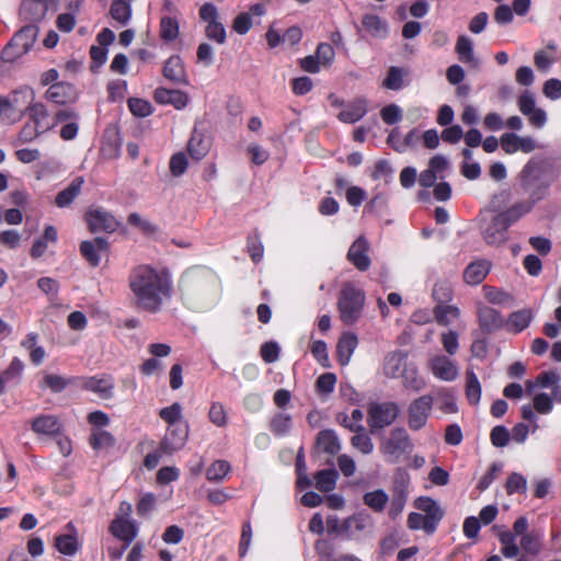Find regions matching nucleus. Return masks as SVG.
Listing matches in <instances>:
<instances>
[{"label": "nucleus", "mask_w": 561, "mask_h": 561, "mask_svg": "<svg viewBox=\"0 0 561 561\" xmlns=\"http://www.w3.org/2000/svg\"><path fill=\"white\" fill-rule=\"evenodd\" d=\"M365 299V293L352 284H346L342 288L337 299V309L344 324L352 325L360 318Z\"/></svg>", "instance_id": "obj_4"}, {"label": "nucleus", "mask_w": 561, "mask_h": 561, "mask_svg": "<svg viewBox=\"0 0 561 561\" xmlns=\"http://www.w3.org/2000/svg\"><path fill=\"white\" fill-rule=\"evenodd\" d=\"M388 500V494L381 489L367 492L363 497L364 504L375 512H382Z\"/></svg>", "instance_id": "obj_42"}, {"label": "nucleus", "mask_w": 561, "mask_h": 561, "mask_svg": "<svg viewBox=\"0 0 561 561\" xmlns=\"http://www.w3.org/2000/svg\"><path fill=\"white\" fill-rule=\"evenodd\" d=\"M364 28L374 37H386L388 25L376 14H365L362 20Z\"/></svg>", "instance_id": "obj_33"}, {"label": "nucleus", "mask_w": 561, "mask_h": 561, "mask_svg": "<svg viewBox=\"0 0 561 561\" xmlns=\"http://www.w3.org/2000/svg\"><path fill=\"white\" fill-rule=\"evenodd\" d=\"M428 519L425 515H422L420 513H410L408 516V527L412 530H419L423 529L427 535H432L435 533V530H430L427 528Z\"/></svg>", "instance_id": "obj_57"}, {"label": "nucleus", "mask_w": 561, "mask_h": 561, "mask_svg": "<svg viewBox=\"0 0 561 561\" xmlns=\"http://www.w3.org/2000/svg\"><path fill=\"white\" fill-rule=\"evenodd\" d=\"M434 401H436L438 409L445 414H454L458 411L455 396L450 390L440 389L437 390L435 396L433 397Z\"/></svg>", "instance_id": "obj_38"}, {"label": "nucleus", "mask_w": 561, "mask_h": 561, "mask_svg": "<svg viewBox=\"0 0 561 561\" xmlns=\"http://www.w3.org/2000/svg\"><path fill=\"white\" fill-rule=\"evenodd\" d=\"M369 243L364 237H358L347 252V260L360 272L370 267L371 261L368 255Z\"/></svg>", "instance_id": "obj_10"}, {"label": "nucleus", "mask_w": 561, "mask_h": 561, "mask_svg": "<svg viewBox=\"0 0 561 561\" xmlns=\"http://www.w3.org/2000/svg\"><path fill=\"white\" fill-rule=\"evenodd\" d=\"M84 387L98 393L101 399L106 400L113 397L114 383L111 378L91 377L85 381Z\"/></svg>", "instance_id": "obj_32"}, {"label": "nucleus", "mask_w": 561, "mask_h": 561, "mask_svg": "<svg viewBox=\"0 0 561 561\" xmlns=\"http://www.w3.org/2000/svg\"><path fill=\"white\" fill-rule=\"evenodd\" d=\"M345 427L356 433L351 439L353 447L357 448L364 455H368L374 450L373 440L365 433V427L362 424H345Z\"/></svg>", "instance_id": "obj_26"}, {"label": "nucleus", "mask_w": 561, "mask_h": 561, "mask_svg": "<svg viewBox=\"0 0 561 561\" xmlns=\"http://www.w3.org/2000/svg\"><path fill=\"white\" fill-rule=\"evenodd\" d=\"M128 107L138 117H146L152 113V105L144 99L130 98L128 100Z\"/></svg>", "instance_id": "obj_54"}, {"label": "nucleus", "mask_w": 561, "mask_h": 561, "mask_svg": "<svg viewBox=\"0 0 561 561\" xmlns=\"http://www.w3.org/2000/svg\"><path fill=\"white\" fill-rule=\"evenodd\" d=\"M111 534L125 541V545L128 546L137 536V528L136 526L122 517H116L111 526H110Z\"/></svg>", "instance_id": "obj_23"}, {"label": "nucleus", "mask_w": 561, "mask_h": 561, "mask_svg": "<svg viewBox=\"0 0 561 561\" xmlns=\"http://www.w3.org/2000/svg\"><path fill=\"white\" fill-rule=\"evenodd\" d=\"M107 249L108 242L102 237H96L92 241H82L80 244V252L91 266L100 264L99 252H106Z\"/></svg>", "instance_id": "obj_18"}, {"label": "nucleus", "mask_w": 561, "mask_h": 561, "mask_svg": "<svg viewBox=\"0 0 561 561\" xmlns=\"http://www.w3.org/2000/svg\"><path fill=\"white\" fill-rule=\"evenodd\" d=\"M32 430L39 435L56 436L61 431V423L55 415H41L32 421Z\"/></svg>", "instance_id": "obj_22"}, {"label": "nucleus", "mask_w": 561, "mask_h": 561, "mask_svg": "<svg viewBox=\"0 0 561 561\" xmlns=\"http://www.w3.org/2000/svg\"><path fill=\"white\" fill-rule=\"evenodd\" d=\"M187 168V159L184 153L178 152L171 157L170 171L174 176L182 175Z\"/></svg>", "instance_id": "obj_64"}, {"label": "nucleus", "mask_w": 561, "mask_h": 561, "mask_svg": "<svg viewBox=\"0 0 561 561\" xmlns=\"http://www.w3.org/2000/svg\"><path fill=\"white\" fill-rule=\"evenodd\" d=\"M367 112V102L364 99H356L348 103L345 110L340 112L337 118L347 124L359 121Z\"/></svg>", "instance_id": "obj_28"}, {"label": "nucleus", "mask_w": 561, "mask_h": 561, "mask_svg": "<svg viewBox=\"0 0 561 561\" xmlns=\"http://www.w3.org/2000/svg\"><path fill=\"white\" fill-rule=\"evenodd\" d=\"M336 376L332 373L322 374L316 382L317 390L322 393H331L334 390Z\"/></svg>", "instance_id": "obj_62"}, {"label": "nucleus", "mask_w": 561, "mask_h": 561, "mask_svg": "<svg viewBox=\"0 0 561 561\" xmlns=\"http://www.w3.org/2000/svg\"><path fill=\"white\" fill-rule=\"evenodd\" d=\"M481 385L472 370L466 371V397L470 404H478L481 398Z\"/></svg>", "instance_id": "obj_39"}, {"label": "nucleus", "mask_w": 561, "mask_h": 561, "mask_svg": "<svg viewBox=\"0 0 561 561\" xmlns=\"http://www.w3.org/2000/svg\"><path fill=\"white\" fill-rule=\"evenodd\" d=\"M122 140L116 128H107L104 133L101 152L106 159H115L119 156Z\"/></svg>", "instance_id": "obj_25"}, {"label": "nucleus", "mask_w": 561, "mask_h": 561, "mask_svg": "<svg viewBox=\"0 0 561 561\" xmlns=\"http://www.w3.org/2000/svg\"><path fill=\"white\" fill-rule=\"evenodd\" d=\"M551 181V173L541 161H528L520 172L523 193L528 194V199L535 204L546 196Z\"/></svg>", "instance_id": "obj_2"}, {"label": "nucleus", "mask_w": 561, "mask_h": 561, "mask_svg": "<svg viewBox=\"0 0 561 561\" xmlns=\"http://www.w3.org/2000/svg\"><path fill=\"white\" fill-rule=\"evenodd\" d=\"M114 444L115 438L110 432L103 430L92 431V434L90 436V445L92 446L93 449L99 450L103 448H108L112 447Z\"/></svg>", "instance_id": "obj_46"}, {"label": "nucleus", "mask_w": 561, "mask_h": 561, "mask_svg": "<svg viewBox=\"0 0 561 561\" xmlns=\"http://www.w3.org/2000/svg\"><path fill=\"white\" fill-rule=\"evenodd\" d=\"M433 396L425 394L414 399L408 408V424L412 431L421 430L431 414Z\"/></svg>", "instance_id": "obj_6"}, {"label": "nucleus", "mask_w": 561, "mask_h": 561, "mask_svg": "<svg viewBox=\"0 0 561 561\" xmlns=\"http://www.w3.org/2000/svg\"><path fill=\"white\" fill-rule=\"evenodd\" d=\"M482 236L490 245H500L507 241V229L510 225L501 214L494 215L489 221L481 219Z\"/></svg>", "instance_id": "obj_7"}, {"label": "nucleus", "mask_w": 561, "mask_h": 561, "mask_svg": "<svg viewBox=\"0 0 561 561\" xmlns=\"http://www.w3.org/2000/svg\"><path fill=\"white\" fill-rule=\"evenodd\" d=\"M208 417L210 422L218 427H224L227 425V413L224 405L219 402H214L210 405Z\"/></svg>", "instance_id": "obj_56"}, {"label": "nucleus", "mask_w": 561, "mask_h": 561, "mask_svg": "<svg viewBox=\"0 0 561 561\" xmlns=\"http://www.w3.org/2000/svg\"><path fill=\"white\" fill-rule=\"evenodd\" d=\"M491 270V263L481 259L470 263L463 271V280L468 285L481 284Z\"/></svg>", "instance_id": "obj_20"}, {"label": "nucleus", "mask_w": 561, "mask_h": 561, "mask_svg": "<svg viewBox=\"0 0 561 561\" xmlns=\"http://www.w3.org/2000/svg\"><path fill=\"white\" fill-rule=\"evenodd\" d=\"M43 133L44 131H42V128L37 126L36 123L28 121L19 133V141L22 144L33 141Z\"/></svg>", "instance_id": "obj_55"}, {"label": "nucleus", "mask_w": 561, "mask_h": 561, "mask_svg": "<svg viewBox=\"0 0 561 561\" xmlns=\"http://www.w3.org/2000/svg\"><path fill=\"white\" fill-rule=\"evenodd\" d=\"M55 546L62 554H73L78 550V541L71 535H61L56 537Z\"/></svg>", "instance_id": "obj_51"}, {"label": "nucleus", "mask_w": 561, "mask_h": 561, "mask_svg": "<svg viewBox=\"0 0 561 561\" xmlns=\"http://www.w3.org/2000/svg\"><path fill=\"white\" fill-rule=\"evenodd\" d=\"M30 121L36 123L42 128V131H47L50 126L47 122L48 112L42 103H35L28 107Z\"/></svg>", "instance_id": "obj_44"}, {"label": "nucleus", "mask_w": 561, "mask_h": 561, "mask_svg": "<svg viewBox=\"0 0 561 561\" xmlns=\"http://www.w3.org/2000/svg\"><path fill=\"white\" fill-rule=\"evenodd\" d=\"M414 506L421 512L425 513L428 519L427 528L430 530H436L438 524L444 517V510L438 503L428 496H420L414 501Z\"/></svg>", "instance_id": "obj_12"}, {"label": "nucleus", "mask_w": 561, "mask_h": 561, "mask_svg": "<svg viewBox=\"0 0 561 561\" xmlns=\"http://www.w3.org/2000/svg\"><path fill=\"white\" fill-rule=\"evenodd\" d=\"M430 367L435 377L445 381L455 380L458 376L455 363L444 355L433 357L430 360Z\"/></svg>", "instance_id": "obj_14"}, {"label": "nucleus", "mask_w": 561, "mask_h": 561, "mask_svg": "<svg viewBox=\"0 0 561 561\" xmlns=\"http://www.w3.org/2000/svg\"><path fill=\"white\" fill-rule=\"evenodd\" d=\"M533 319V314L530 310H519L513 312L508 320L507 324L514 330V332H520L526 329Z\"/></svg>", "instance_id": "obj_45"}, {"label": "nucleus", "mask_w": 561, "mask_h": 561, "mask_svg": "<svg viewBox=\"0 0 561 561\" xmlns=\"http://www.w3.org/2000/svg\"><path fill=\"white\" fill-rule=\"evenodd\" d=\"M83 183L84 179L82 176L73 179L66 188H64L57 194L55 198L56 205L61 208L69 206L75 201V198L81 193Z\"/></svg>", "instance_id": "obj_29"}, {"label": "nucleus", "mask_w": 561, "mask_h": 561, "mask_svg": "<svg viewBox=\"0 0 561 561\" xmlns=\"http://www.w3.org/2000/svg\"><path fill=\"white\" fill-rule=\"evenodd\" d=\"M534 206L535 203H533L529 199L518 202L511 206L510 208H507L505 211L501 213V215L511 226L512 224L516 222L519 218H522L524 215L528 214Z\"/></svg>", "instance_id": "obj_34"}, {"label": "nucleus", "mask_w": 561, "mask_h": 561, "mask_svg": "<svg viewBox=\"0 0 561 561\" xmlns=\"http://www.w3.org/2000/svg\"><path fill=\"white\" fill-rule=\"evenodd\" d=\"M316 444L318 448H320L329 456L336 455L341 449L339 438L331 430H323L319 432L317 435Z\"/></svg>", "instance_id": "obj_31"}, {"label": "nucleus", "mask_w": 561, "mask_h": 561, "mask_svg": "<svg viewBox=\"0 0 561 561\" xmlns=\"http://www.w3.org/2000/svg\"><path fill=\"white\" fill-rule=\"evenodd\" d=\"M527 491L526 479L517 473L513 472L506 481V492L513 494L514 492L525 493Z\"/></svg>", "instance_id": "obj_58"}, {"label": "nucleus", "mask_w": 561, "mask_h": 561, "mask_svg": "<svg viewBox=\"0 0 561 561\" xmlns=\"http://www.w3.org/2000/svg\"><path fill=\"white\" fill-rule=\"evenodd\" d=\"M129 287L138 307L156 312L170 296L171 283L165 274H160L148 265H140L131 271Z\"/></svg>", "instance_id": "obj_1"}, {"label": "nucleus", "mask_w": 561, "mask_h": 561, "mask_svg": "<svg viewBox=\"0 0 561 561\" xmlns=\"http://www.w3.org/2000/svg\"><path fill=\"white\" fill-rule=\"evenodd\" d=\"M490 438L495 447H505L510 442V432L505 426L497 425L492 428Z\"/></svg>", "instance_id": "obj_61"}, {"label": "nucleus", "mask_w": 561, "mask_h": 561, "mask_svg": "<svg viewBox=\"0 0 561 561\" xmlns=\"http://www.w3.org/2000/svg\"><path fill=\"white\" fill-rule=\"evenodd\" d=\"M85 220L91 232H114L118 227L115 217L102 208L90 209L85 214Z\"/></svg>", "instance_id": "obj_9"}, {"label": "nucleus", "mask_w": 561, "mask_h": 561, "mask_svg": "<svg viewBox=\"0 0 561 561\" xmlns=\"http://www.w3.org/2000/svg\"><path fill=\"white\" fill-rule=\"evenodd\" d=\"M400 377L403 378V385L407 389L420 391L425 387V381L419 377L417 371L414 368H407L404 374H402Z\"/></svg>", "instance_id": "obj_53"}, {"label": "nucleus", "mask_w": 561, "mask_h": 561, "mask_svg": "<svg viewBox=\"0 0 561 561\" xmlns=\"http://www.w3.org/2000/svg\"><path fill=\"white\" fill-rule=\"evenodd\" d=\"M205 34L208 39L215 41L220 45L226 42V28L218 21H210L205 28Z\"/></svg>", "instance_id": "obj_52"}, {"label": "nucleus", "mask_w": 561, "mask_h": 561, "mask_svg": "<svg viewBox=\"0 0 561 561\" xmlns=\"http://www.w3.org/2000/svg\"><path fill=\"white\" fill-rule=\"evenodd\" d=\"M337 471L335 469L320 470L316 474V488L321 492H330L335 488Z\"/></svg>", "instance_id": "obj_40"}, {"label": "nucleus", "mask_w": 561, "mask_h": 561, "mask_svg": "<svg viewBox=\"0 0 561 561\" xmlns=\"http://www.w3.org/2000/svg\"><path fill=\"white\" fill-rule=\"evenodd\" d=\"M163 76L167 80L178 84H188L184 62L179 55L171 56L163 66Z\"/></svg>", "instance_id": "obj_15"}, {"label": "nucleus", "mask_w": 561, "mask_h": 561, "mask_svg": "<svg viewBox=\"0 0 561 561\" xmlns=\"http://www.w3.org/2000/svg\"><path fill=\"white\" fill-rule=\"evenodd\" d=\"M133 0H113L110 14L121 24H126L131 16Z\"/></svg>", "instance_id": "obj_37"}, {"label": "nucleus", "mask_w": 561, "mask_h": 561, "mask_svg": "<svg viewBox=\"0 0 561 561\" xmlns=\"http://www.w3.org/2000/svg\"><path fill=\"white\" fill-rule=\"evenodd\" d=\"M252 27V19L250 13H240L236 16L232 23V28L238 34H247Z\"/></svg>", "instance_id": "obj_63"}, {"label": "nucleus", "mask_w": 561, "mask_h": 561, "mask_svg": "<svg viewBox=\"0 0 561 561\" xmlns=\"http://www.w3.org/2000/svg\"><path fill=\"white\" fill-rule=\"evenodd\" d=\"M160 36L172 42L179 36V22L174 18L163 16L160 22Z\"/></svg>", "instance_id": "obj_47"}, {"label": "nucleus", "mask_w": 561, "mask_h": 561, "mask_svg": "<svg viewBox=\"0 0 561 561\" xmlns=\"http://www.w3.org/2000/svg\"><path fill=\"white\" fill-rule=\"evenodd\" d=\"M399 414V407L394 402H373L368 408V425L371 434L377 430L391 425Z\"/></svg>", "instance_id": "obj_5"}, {"label": "nucleus", "mask_w": 561, "mask_h": 561, "mask_svg": "<svg viewBox=\"0 0 561 561\" xmlns=\"http://www.w3.org/2000/svg\"><path fill=\"white\" fill-rule=\"evenodd\" d=\"M408 75V70L400 67L391 66L388 70V75L383 80L382 84L385 88L389 90L398 91L403 87V78Z\"/></svg>", "instance_id": "obj_41"}, {"label": "nucleus", "mask_w": 561, "mask_h": 561, "mask_svg": "<svg viewBox=\"0 0 561 561\" xmlns=\"http://www.w3.org/2000/svg\"><path fill=\"white\" fill-rule=\"evenodd\" d=\"M230 471V465L226 460H216L206 471V477L209 481H221Z\"/></svg>", "instance_id": "obj_49"}, {"label": "nucleus", "mask_w": 561, "mask_h": 561, "mask_svg": "<svg viewBox=\"0 0 561 561\" xmlns=\"http://www.w3.org/2000/svg\"><path fill=\"white\" fill-rule=\"evenodd\" d=\"M478 319L481 330L485 333L497 331L504 324V319L500 312L489 306L479 307Z\"/></svg>", "instance_id": "obj_16"}, {"label": "nucleus", "mask_w": 561, "mask_h": 561, "mask_svg": "<svg viewBox=\"0 0 561 561\" xmlns=\"http://www.w3.org/2000/svg\"><path fill=\"white\" fill-rule=\"evenodd\" d=\"M316 56L322 66L329 67L334 60L335 53L330 44L320 43L317 47Z\"/></svg>", "instance_id": "obj_60"}, {"label": "nucleus", "mask_w": 561, "mask_h": 561, "mask_svg": "<svg viewBox=\"0 0 561 561\" xmlns=\"http://www.w3.org/2000/svg\"><path fill=\"white\" fill-rule=\"evenodd\" d=\"M435 320L440 325H448L454 319L459 318L460 310L453 305L442 304L436 305L433 309Z\"/></svg>", "instance_id": "obj_35"}, {"label": "nucleus", "mask_w": 561, "mask_h": 561, "mask_svg": "<svg viewBox=\"0 0 561 561\" xmlns=\"http://www.w3.org/2000/svg\"><path fill=\"white\" fill-rule=\"evenodd\" d=\"M48 7L44 0H25L21 5V15L28 21L37 22L45 18Z\"/></svg>", "instance_id": "obj_27"}, {"label": "nucleus", "mask_w": 561, "mask_h": 561, "mask_svg": "<svg viewBox=\"0 0 561 561\" xmlns=\"http://www.w3.org/2000/svg\"><path fill=\"white\" fill-rule=\"evenodd\" d=\"M37 34V26L34 24H28L16 32L12 37V41L13 44L19 46L20 51L22 50L27 53L36 41Z\"/></svg>", "instance_id": "obj_30"}, {"label": "nucleus", "mask_w": 561, "mask_h": 561, "mask_svg": "<svg viewBox=\"0 0 561 561\" xmlns=\"http://www.w3.org/2000/svg\"><path fill=\"white\" fill-rule=\"evenodd\" d=\"M432 296L437 305L448 304L453 299V288L447 280H439L434 285Z\"/></svg>", "instance_id": "obj_48"}, {"label": "nucleus", "mask_w": 561, "mask_h": 561, "mask_svg": "<svg viewBox=\"0 0 561 561\" xmlns=\"http://www.w3.org/2000/svg\"><path fill=\"white\" fill-rule=\"evenodd\" d=\"M68 385L69 381L64 377L55 374H46L41 381L39 387L49 388L53 392L58 393L61 392Z\"/></svg>", "instance_id": "obj_50"}, {"label": "nucleus", "mask_w": 561, "mask_h": 561, "mask_svg": "<svg viewBox=\"0 0 561 561\" xmlns=\"http://www.w3.org/2000/svg\"><path fill=\"white\" fill-rule=\"evenodd\" d=\"M154 101L159 104H171L178 110H182L187 105V93L180 90H169L165 88H158L154 91Z\"/></svg>", "instance_id": "obj_19"}, {"label": "nucleus", "mask_w": 561, "mask_h": 561, "mask_svg": "<svg viewBox=\"0 0 561 561\" xmlns=\"http://www.w3.org/2000/svg\"><path fill=\"white\" fill-rule=\"evenodd\" d=\"M181 404L179 402H174L172 405L163 408L160 411V417L165 421L169 426L178 425V421L181 417Z\"/></svg>", "instance_id": "obj_59"}, {"label": "nucleus", "mask_w": 561, "mask_h": 561, "mask_svg": "<svg viewBox=\"0 0 561 561\" xmlns=\"http://www.w3.org/2000/svg\"><path fill=\"white\" fill-rule=\"evenodd\" d=\"M413 449L414 444L404 427H394L380 439L379 450L390 463H399L403 457L411 455Z\"/></svg>", "instance_id": "obj_3"}, {"label": "nucleus", "mask_w": 561, "mask_h": 561, "mask_svg": "<svg viewBox=\"0 0 561 561\" xmlns=\"http://www.w3.org/2000/svg\"><path fill=\"white\" fill-rule=\"evenodd\" d=\"M187 150L193 159L199 160L207 154L209 150V144L206 141L202 134H198L196 130H194L190 138Z\"/></svg>", "instance_id": "obj_36"}, {"label": "nucleus", "mask_w": 561, "mask_h": 561, "mask_svg": "<svg viewBox=\"0 0 561 561\" xmlns=\"http://www.w3.org/2000/svg\"><path fill=\"white\" fill-rule=\"evenodd\" d=\"M407 369V353L393 351L386 355L383 360V374L389 378H399Z\"/></svg>", "instance_id": "obj_17"}, {"label": "nucleus", "mask_w": 561, "mask_h": 561, "mask_svg": "<svg viewBox=\"0 0 561 561\" xmlns=\"http://www.w3.org/2000/svg\"><path fill=\"white\" fill-rule=\"evenodd\" d=\"M188 438V425L178 424L169 426L167 434L160 443L161 451L165 456H171L182 449Z\"/></svg>", "instance_id": "obj_8"}, {"label": "nucleus", "mask_w": 561, "mask_h": 561, "mask_svg": "<svg viewBox=\"0 0 561 561\" xmlns=\"http://www.w3.org/2000/svg\"><path fill=\"white\" fill-rule=\"evenodd\" d=\"M519 111L528 116L529 122L536 128H540L545 125L547 116L543 110L537 108L533 94L525 91L518 99Z\"/></svg>", "instance_id": "obj_11"}, {"label": "nucleus", "mask_w": 561, "mask_h": 561, "mask_svg": "<svg viewBox=\"0 0 561 561\" xmlns=\"http://www.w3.org/2000/svg\"><path fill=\"white\" fill-rule=\"evenodd\" d=\"M45 95L47 100L56 104H65L76 99L75 88L64 82L51 84Z\"/></svg>", "instance_id": "obj_24"}, {"label": "nucleus", "mask_w": 561, "mask_h": 561, "mask_svg": "<svg viewBox=\"0 0 561 561\" xmlns=\"http://www.w3.org/2000/svg\"><path fill=\"white\" fill-rule=\"evenodd\" d=\"M501 146L506 153H514L519 150L529 153L536 148L535 141L530 137H520L513 133L502 135Z\"/></svg>", "instance_id": "obj_13"}, {"label": "nucleus", "mask_w": 561, "mask_h": 561, "mask_svg": "<svg viewBox=\"0 0 561 561\" xmlns=\"http://www.w3.org/2000/svg\"><path fill=\"white\" fill-rule=\"evenodd\" d=\"M358 345L357 335L351 332L343 333L336 344L337 360L345 366L350 363L351 357Z\"/></svg>", "instance_id": "obj_21"}, {"label": "nucleus", "mask_w": 561, "mask_h": 561, "mask_svg": "<svg viewBox=\"0 0 561 561\" xmlns=\"http://www.w3.org/2000/svg\"><path fill=\"white\" fill-rule=\"evenodd\" d=\"M455 50L458 54L459 59L461 61H463V62H474L476 61V57H474V53H473V43L468 36L460 35L457 38Z\"/></svg>", "instance_id": "obj_43"}]
</instances>
